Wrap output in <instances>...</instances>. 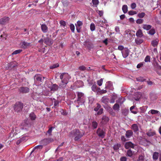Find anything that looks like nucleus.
I'll use <instances>...</instances> for the list:
<instances>
[{"mask_svg":"<svg viewBox=\"0 0 161 161\" xmlns=\"http://www.w3.org/2000/svg\"><path fill=\"white\" fill-rule=\"evenodd\" d=\"M102 122L103 123H106L109 120V118L105 115H104L102 118Z\"/></svg>","mask_w":161,"mask_h":161,"instance_id":"obj_28","label":"nucleus"},{"mask_svg":"<svg viewBox=\"0 0 161 161\" xmlns=\"http://www.w3.org/2000/svg\"><path fill=\"white\" fill-rule=\"evenodd\" d=\"M70 29L72 32H74L75 29V27L74 25L73 24H71L70 25Z\"/></svg>","mask_w":161,"mask_h":161,"instance_id":"obj_51","label":"nucleus"},{"mask_svg":"<svg viewBox=\"0 0 161 161\" xmlns=\"http://www.w3.org/2000/svg\"><path fill=\"white\" fill-rule=\"evenodd\" d=\"M30 126V125L28 123V121L27 120L25 121L23 124L22 129L27 130Z\"/></svg>","mask_w":161,"mask_h":161,"instance_id":"obj_17","label":"nucleus"},{"mask_svg":"<svg viewBox=\"0 0 161 161\" xmlns=\"http://www.w3.org/2000/svg\"><path fill=\"white\" fill-rule=\"evenodd\" d=\"M144 159V156L143 155H141L139 157L137 161H143Z\"/></svg>","mask_w":161,"mask_h":161,"instance_id":"obj_59","label":"nucleus"},{"mask_svg":"<svg viewBox=\"0 0 161 161\" xmlns=\"http://www.w3.org/2000/svg\"><path fill=\"white\" fill-rule=\"evenodd\" d=\"M22 30L23 31V32L21 33V34L25 35V37H27L29 35L28 31L26 28H24Z\"/></svg>","mask_w":161,"mask_h":161,"instance_id":"obj_30","label":"nucleus"},{"mask_svg":"<svg viewBox=\"0 0 161 161\" xmlns=\"http://www.w3.org/2000/svg\"><path fill=\"white\" fill-rule=\"evenodd\" d=\"M90 29L92 31H93L95 29V25L94 24L92 23L90 26Z\"/></svg>","mask_w":161,"mask_h":161,"instance_id":"obj_52","label":"nucleus"},{"mask_svg":"<svg viewBox=\"0 0 161 161\" xmlns=\"http://www.w3.org/2000/svg\"><path fill=\"white\" fill-rule=\"evenodd\" d=\"M134 108H135L134 106H132L130 108V110L131 113H133L134 114H136L137 113V112L136 111H134L132 110L133 109H134Z\"/></svg>","mask_w":161,"mask_h":161,"instance_id":"obj_58","label":"nucleus"},{"mask_svg":"<svg viewBox=\"0 0 161 161\" xmlns=\"http://www.w3.org/2000/svg\"><path fill=\"white\" fill-rule=\"evenodd\" d=\"M59 66V64L58 63L53 64L52 65L50 66V68L51 69H53L57 68Z\"/></svg>","mask_w":161,"mask_h":161,"instance_id":"obj_49","label":"nucleus"},{"mask_svg":"<svg viewBox=\"0 0 161 161\" xmlns=\"http://www.w3.org/2000/svg\"><path fill=\"white\" fill-rule=\"evenodd\" d=\"M142 97V94L141 92H136L135 93L134 99L136 101H138Z\"/></svg>","mask_w":161,"mask_h":161,"instance_id":"obj_18","label":"nucleus"},{"mask_svg":"<svg viewBox=\"0 0 161 161\" xmlns=\"http://www.w3.org/2000/svg\"><path fill=\"white\" fill-rule=\"evenodd\" d=\"M54 107L55 108H56L59 106V101L58 100H56L54 99Z\"/></svg>","mask_w":161,"mask_h":161,"instance_id":"obj_37","label":"nucleus"},{"mask_svg":"<svg viewBox=\"0 0 161 161\" xmlns=\"http://www.w3.org/2000/svg\"><path fill=\"white\" fill-rule=\"evenodd\" d=\"M20 92L23 93H26L29 92V88L26 87H21L19 89Z\"/></svg>","mask_w":161,"mask_h":161,"instance_id":"obj_9","label":"nucleus"},{"mask_svg":"<svg viewBox=\"0 0 161 161\" xmlns=\"http://www.w3.org/2000/svg\"><path fill=\"white\" fill-rule=\"evenodd\" d=\"M22 50L21 49H19L15 50L12 53V55H13L19 54L22 52Z\"/></svg>","mask_w":161,"mask_h":161,"instance_id":"obj_45","label":"nucleus"},{"mask_svg":"<svg viewBox=\"0 0 161 161\" xmlns=\"http://www.w3.org/2000/svg\"><path fill=\"white\" fill-rule=\"evenodd\" d=\"M131 128L134 130V132H137L139 130L138 126L137 124H133L131 126Z\"/></svg>","mask_w":161,"mask_h":161,"instance_id":"obj_19","label":"nucleus"},{"mask_svg":"<svg viewBox=\"0 0 161 161\" xmlns=\"http://www.w3.org/2000/svg\"><path fill=\"white\" fill-rule=\"evenodd\" d=\"M98 124L96 121H93L92 123V126L93 129H96L97 126Z\"/></svg>","mask_w":161,"mask_h":161,"instance_id":"obj_43","label":"nucleus"},{"mask_svg":"<svg viewBox=\"0 0 161 161\" xmlns=\"http://www.w3.org/2000/svg\"><path fill=\"white\" fill-rule=\"evenodd\" d=\"M18 128L16 127L14 129L12 130L10 134V136L12 135L14 136V135H16L18 133H19L20 131L18 130Z\"/></svg>","mask_w":161,"mask_h":161,"instance_id":"obj_13","label":"nucleus"},{"mask_svg":"<svg viewBox=\"0 0 161 161\" xmlns=\"http://www.w3.org/2000/svg\"><path fill=\"white\" fill-rule=\"evenodd\" d=\"M96 133L98 136L102 138H103L104 137L106 134L105 132L100 128H98L97 129Z\"/></svg>","mask_w":161,"mask_h":161,"instance_id":"obj_5","label":"nucleus"},{"mask_svg":"<svg viewBox=\"0 0 161 161\" xmlns=\"http://www.w3.org/2000/svg\"><path fill=\"white\" fill-rule=\"evenodd\" d=\"M31 43L23 41L20 43L19 45L20 47L24 49H26L28 47L30 46Z\"/></svg>","mask_w":161,"mask_h":161,"instance_id":"obj_6","label":"nucleus"},{"mask_svg":"<svg viewBox=\"0 0 161 161\" xmlns=\"http://www.w3.org/2000/svg\"><path fill=\"white\" fill-rule=\"evenodd\" d=\"M41 29L43 33H46L48 30V27L45 24H42L41 26Z\"/></svg>","mask_w":161,"mask_h":161,"instance_id":"obj_22","label":"nucleus"},{"mask_svg":"<svg viewBox=\"0 0 161 161\" xmlns=\"http://www.w3.org/2000/svg\"><path fill=\"white\" fill-rule=\"evenodd\" d=\"M142 27L144 30L148 31L151 29L152 26L149 25L143 24Z\"/></svg>","mask_w":161,"mask_h":161,"instance_id":"obj_24","label":"nucleus"},{"mask_svg":"<svg viewBox=\"0 0 161 161\" xmlns=\"http://www.w3.org/2000/svg\"><path fill=\"white\" fill-rule=\"evenodd\" d=\"M144 61L146 62H150V61H151L150 57L149 55L147 56L144 59Z\"/></svg>","mask_w":161,"mask_h":161,"instance_id":"obj_46","label":"nucleus"},{"mask_svg":"<svg viewBox=\"0 0 161 161\" xmlns=\"http://www.w3.org/2000/svg\"><path fill=\"white\" fill-rule=\"evenodd\" d=\"M124 102V100H123V98H120L117 101V102L118 103H119L120 105L122 104Z\"/></svg>","mask_w":161,"mask_h":161,"instance_id":"obj_56","label":"nucleus"},{"mask_svg":"<svg viewBox=\"0 0 161 161\" xmlns=\"http://www.w3.org/2000/svg\"><path fill=\"white\" fill-rule=\"evenodd\" d=\"M159 155L158 153L157 152H154L153 155V160H156L158 159Z\"/></svg>","mask_w":161,"mask_h":161,"instance_id":"obj_29","label":"nucleus"},{"mask_svg":"<svg viewBox=\"0 0 161 161\" xmlns=\"http://www.w3.org/2000/svg\"><path fill=\"white\" fill-rule=\"evenodd\" d=\"M125 149H128L130 148H134V144L132 143L131 142H126L125 145Z\"/></svg>","mask_w":161,"mask_h":161,"instance_id":"obj_10","label":"nucleus"},{"mask_svg":"<svg viewBox=\"0 0 161 161\" xmlns=\"http://www.w3.org/2000/svg\"><path fill=\"white\" fill-rule=\"evenodd\" d=\"M121 53L123 57L124 58H126L129 55V50L127 48H125Z\"/></svg>","mask_w":161,"mask_h":161,"instance_id":"obj_11","label":"nucleus"},{"mask_svg":"<svg viewBox=\"0 0 161 161\" xmlns=\"http://www.w3.org/2000/svg\"><path fill=\"white\" fill-rule=\"evenodd\" d=\"M59 23L61 26H63V27H65L66 25V22L64 20H61L59 22Z\"/></svg>","mask_w":161,"mask_h":161,"instance_id":"obj_47","label":"nucleus"},{"mask_svg":"<svg viewBox=\"0 0 161 161\" xmlns=\"http://www.w3.org/2000/svg\"><path fill=\"white\" fill-rule=\"evenodd\" d=\"M146 134L149 136H152L155 134V133L154 131H149L146 133Z\"/></svg>","mask_w":161,"mask_h":161,"instance_id":"obj_36","label":"nucleus"},{"mask_svg":"<svg viewBox=\"0 0 161 161\" xmlns=\"http://www.w3.org/2000/svg\"><path fill=\"white\" fill-rule=\"evenodd\" d=\"M79 69L81 71H84L86 69V68L84 65L80 66L79 67Z\"/></svg>","mask_w":161,"mask_h":161,"instance_id":"obj_54","label":"nucleus"},{"mask_svg":"<svg viewBox=\"0 0 161 161\" xmlns=\"http://www.w3.org/2000/svg\"><path fill=\"white\" fill-rule=\"evenodd\" d=\"M159 40L156 39L153 40L151 42L152 45L154 47H157L159 42Z\"/></svg>","mask_w":161,"mask_h":161,"instance_id":"obj_16","label":"nucleus"},{"mask_svg":"<svg viewBox=\"0 0 161 161\" xmlns=\"http://www.w3.org/2000/svg\"><path fill=\"white\" fill-rule=\"evenodd\" d=\"M85 133L84 132H81L78 129H75L69 132V136L70 137H75L74 140L77 141L82 137Z\"/></svg>","mask_w":161,"mask_h":161,"instance_id":"obj_1","label":"nucleus"},{"mask_svg":"<svg viewBox=\"0 0 161 161\" xmlns=\"http://www.w3.org/2000/svg\"><path fill=\"white\" fill-rule=\"evenodd\" d=\"M145 15V14L144 12H142L141 13H139L138 14V16L140 18H143L144 17Z\"/></svg>","mask_w":161,"mask_h":161,"instance_id":"obj_53","label":"nucleus"},{"mask_svg":"<svg viewBox=\"0 0 161 161\" xmlns=\"http://www.w3.org/2000/svg\"><path fill=\"white\" fill-rule=\"evenodd\" d=\"M34 79L35 81H41L42 76L39 75H36L34 77Z\"/></svg>","mask_w":161,"mask_h":161,"instance_id":"obj_23","label":"nucleus"},{"mask_svg":"<svg viewBox=\"0 0 161 161\" xmlns=\"http://www.w3.org/2000/svg\"><path fill=\"white\" fill-rule=\"evenodd\" d=\"M29 117L31 120H34L36 119V117L34 112H31L29 115Z\"/></svg>","mask_w":161,"mask_h":161,"instance_id":"obj_27","label":"nucleus"},{"mask_svg":"<svg viewBox=\"0 0 161 161\" xmlns=\"http://www.w3.org/2000/svg\"><path fill=\"white\" fill-rule=\"evenodd\" d=\"M85 45L87 47V48L90 50L92 48H93V45L91 43H88L87 41H86L84 42Z\"/></svg>","mask_w":161,"mask_h":161,"instance_id":"obj_26","label":"nucleus"},{"mask_svg":"<svg viewBox=\"0 0 161 161\" xmlns=\"http://www.w3.org/2000/svg\"><path fill=\"white\" fill-rule=\"evenodd\" d=\"M107 23L106 20H104V21L103 20H100L98 23V25L102 27H103L104 26V24Z\"/></svg>","mask_w":161,"mask_h":161,"instance_id":"obj_33","label":"nucleus"},{"mask_svg":"<svg viewBox=\"0 0 161 161\" xmlns=\"http://www.w3.org/2000/svg\"><path fill=\"white\" fill-rule=\"evenodd\" d=\"M108 99L107 98L106 96H103L101 99V101L103 103H108Z\"/></svg>","mask_w":161,"mask_h":161,"instance_id":"obj_38","label":"nucleus"},{"mask_svg":"<svg viewBox=\"0 0 161 161\" xmlns=\"http://www.w3.org/2000/svg\"><path fill=\"white\" fill-rule=\"evenodd\" d=\"M92 3L93 5H97L98 4L99 1L98 0H92Z\"/></svg>","mask_w":161,"mask_h":161,"instance_id":"obj_62","label":"nucleus"},{"mask_svg":"<svg viewBox=\"0 0 161 161\" xmlns=\"http://www.w3.org/2000/svg\"><path fill=\"white\" fill-rule=\"evenodd\" d=\"M150 112L152 114H158L159 112L158 110L154 109H151L149 112L148 113L149 114Z\"/></svg>","mask_w":161,"mask_h":161,"instance_id":"obj_42","label":"nucleus"},{"mask_svg":"<svg viewBox=\"0 0 161 161\" xmlns=\"http://www.w3.org/2000/svg\"><path fill=\"white\" fill-rule=\"evenodd\" d=\"M107 91L106 90H99V91L98 92V93L100 94H104L107 92Z\"/></svg>","mask_w":161,"mask_h":161,"instance_id":"obj_61","label":"nucleus"},{"mask_svg":"<svg viewBox=\"0 0 161 161\" xmlns=\"http://www.w3.org/2000/svg\"><path fill=\"white\" fill-rule=\"evenodd\" d=\"M113 109L114 110L119 111V106L118 103H115L113 107Z\"/></svg>","mask_w":161,"mask_h":161,"instance_id":"obj_34","label":"nucleus"},{"mask_svg":"<svg viewBox=\"0 0 161 161\" xmlns=\"http://www.w3.org/2000/svg\"><path fill=\"white\" fill-rule=\"evenodd\" d=\"M156 33L155 30L154 28H151L149 30L148 34L151 35H154Z\"/></svg>","mask_w":161,"mask_h":161,"instance_id":"obj_35","label":"nucleus"},{"mask_svg":"<svg viewBox=\"0 0 161 161\" xmlns=\"http://www.w3.org/2000/svg\"><path fill=\"white\" fill-rule=\"evenodd\" d=\"M23 108V103L19 102H16L14 106V109L17 112H19L21 111Z\"/></svg>","mask_w":161,"mask_h":161,"instance_id":"obj_3","label":"nucleus"},{"mask_svg":"<svg viewBox=\"0 0 161 161\" xmlns=\"http://www.w3.org/2000/svg\"><path fill=\"white\" fill-rule=\"evenodd\" d=\"M103 82V79H101L97 81V84L99 86H100L102 85Z\"/></svg>","mask_w":161,"mask_h":161,"instance_id":"obj_57","label":"nucleus"},{"mask_svg":"<svg viewBox=\"0 0 161 161\" xmlns=\"http://www.w3.org/2000/svg\"><path fill=\"white\" fill-rule=\"evenodd\" d=\"M128 113V110L126 109H124L122 110V114L125 116L127 115Z\"/></svg>","mask_w":161,"mask_h":161,"instance_id":"obj_48","label":"nucleus"},{"mask_svg":"<svg viewBox=\"0 0 161 161\" xmlns=\"http://www.w3.org/2000/svg\"><path fill=\"white\" fill-rule=\"evenodd\" d=\"M58 88V85L56 84H53L52 86L50 87V89L51 91L55 92L57 90Z\"/></svg>","mask_w":161,"mask_h":161,"instance_id":"obj_21","label":"nucleus"},{"mask_svg":"<svg viewBox=\"0 0 161 161\" xmlns=\"http://www.w3.org/2000/svg\"><path fill=\"white\" fill-rule=\"evenodd\" d=\"M76 27H79L83 25V23L82 21H78L76 24H75Z\"/></svg>","mask_w":161,"mask_h":161,"instance_id":"obj_44","label":"nucleus"},{"mask_svg":"<svg viewBox=\"0 0 161 161\" xmlns=\"http://www.w3.org/2000/svg\"><path fill=\"white\" fill-rule=\"evenodd\" d=\"M136 14V11H130L128 12V14L129 15H132Z\"/></svg>","mask_w":161,"mask_h":161,"instance_id":"obj_60","label":"nucleus"},{"mask_svg":"<svg viewBox=\"0 0 161 161\" xmlns=\"http://www.w3.org/2000/svg\"><path fill=\"white\" fill-rule=\"evenodd\" d=\"M43 147V146L42 145H38L36 146L33 148V149L32 150V151L31 152V154L34 151H37V150H36L37 149H42Z\"/></svg>","mask_w":161,"mask_h":161,"instance_id":"obj_32","label":"nucleus"},{"mask_svg":"<svg viewBox=\"0 0 161 161\" xmlns=\"http://www.w3.org/2000/svg\"><path fill=\"white\" fill-rule=\"evenodd\" d=\"M78 99L77 102L80 101L82 103L84 102V94L81 92H77Z\"/></svg>","mask_w":161,"mask_h":161,"instance_id":"obj_7","label":"nucleus"},{"mask_svg":"<svg viewBox=\"0 0 161 161\" xmlns=\"http://www.w3.org/2000/svg\"><path fill=\"white\" fill-rule=\"evenodd\" d=\"M143 21L144 20L143 19H139L136 20V22L137 24H142L143 23Z\"/></svg>","mask_w":161,"mask_h":161,"instance_id":"obj_50","label":"nucleus"},{"mask_svg":"<svg viewBox=\"0 0 161 161\" xmlns=\"http://www.w3.org/2000/svg\"><path fill=\"white\" fill-rule=\"evenodd\" d=\"M53 128V127H51L48 130L47 133L49 134V135H51V133L52 131V129Z\"/></svg>","mask_w":161,"mask_h":161,"instance_id":"obj_63","label":"nucleus"},{"mask_svg":"<svg viewBox=\"0 0 161 161\" xmlns=\"http://www.w3.org/2000/svg\"><path fill=\"white\" fill-rule=\"evenodd\" d=\"M91 89L94 92L97 93H98L99 91V90L101 89L100 88L97 87L96 84H94L92 85L91 87Z\"/></svg>","mask_w":161,"mask_h":161,"instance_id":"obj_12","label":"nucleus"},{"mask_svg":"<svg viewBox=\"0 0 161 161\" xmlns=\"http://www.w3.org/2000/svg\"><path fill=\"white\" fill-rule=\"evenodd\" d=\"M133 155V152L130 149H129L127 151V155L128 156L131 157Z\"/></svg>","mask_w":161,"mask_h":161,"instance_id":"obj_39","label":"nucleus"},{"mask_svg":"<svg viewBox=\"0 0 161 161\" xmlns=\"http://www.w3.org/2000/svg\"><path fill=\"white\" fill-rule=\"evenodd\" d=\"M8 17H4L0 19V24L4 25L7 23L9 20Z\"/></svg>","mask_w":161,"mask_h":161,"instance_id":"obj_8","label":"nucleus"},{"mask_svg":"<svg viewBox=\"0 0 161 161\" xmlns=\"http://www.w3.org/2000/svg\"><path fill=\"white\" fill-rule=\"evenodd\" d=\"M136 35L138 37H142L143 36L142 31L141 29H139L136 33Z\"/></svg>","mask_w":161,"mask_h":161,"instance_id":"obj_25","label":"nucleus"},{"mask_svg":"<svg viewBox=\"0 0 161 161\" xmlns=\"http://www.w3.org/2000/svg\"><path fill=\"white\" fill-rule=\"evenodd\" d=\"M135 43L137 45H140L143 42V40L142 39L137 38L135 39Z\"/></svg>","mask_w":161,"mask_h":161,"instance_id":"obj_31","label":"nucleus"},{"mask_svg":"<svg viewBox=\"0 0 161 161\" xmlns=\"http://www.w3.org/2000/svg\"><path fill=\"white\" fill-rule=\"evenodd\" d=\"M123 12L124 13H126L128 11V7L127 5H124L122 8Z\"/></svg>","mask_w":161,"mask_h":161,"instance_id":"obj_41","label":"nucleus"},{"mask_svg":"<svg viewBox=\"0 0 161 161\" xmlns=\"http://www.w3.org/2000/svg\"><path fill=\"white\" fill-rule=\"evenodd\" d=\"M153 65L154 67V70L159 75H161V71H160L159 69L161 67L155 59L153 62Z\"/></svg>","mask_w":161,"mask_h":161,"instance_id":"obj_4","label":"nucleus"},{"mask_svg":"<svg viewBox=\"0 0 161 161\" xmlns=\"http://www.w3.org/2000/svg\"><path fill=\"white\" fill-rule=\"evenodd\" d=\"M125 48H124V47L123 46L121 45L119 46L118 47V49L119 50L122 51H123Z\"/></svg>","mask_w":161,"mask_h":161,"instance_id":"obj_64","label":"nucleus"},{"mask_svg":"<svg viewBox=\"0 0 161 161\" xmlns=\"http://www.w3.org/2000/svg\"><path fill=\"white\" fill-rule=\"evenodd\" d=\"M97 106L96 107H95L94 109V110L96 111H98L99 109L101 107V105L98 103H97Z\"/></svg>","mask_w":161,"mask_h":161,"instance_id":"obj_55","label":"nucleus"},{"mask_svg":"<svg viewBox=\"0 0 161 161\" xmlns=\"http://www.w3.org/2000/svg\"><path fill=\"white\" fill-rule=\"evenodd\" d=\"M16 66L15 62H11L8 65L9 68L11 69L15 67Z\"/></svg>","mask_w":161,"mask_h":161,"instance_id":"obj_40","label":"nucleus"},{"mask_svg":"<svg viewBox=\"0 0 161 161\" xmlns=\"http://www.w3.org/2000/svg\"><path fill=\"white\" fill-rule=\"evenodd\" d=\"M133 134L132 131L131 130H129L126 131L125 135L127 138H129L133 136Z\"/></svg>","mask_w":161,"mask_h":161,"instance_id":"obj_14","label":"nucleus"},{"mask_svg":"<svg viewBox=\"0 0 161 161\" xmlns=\"http://www.w3.org/2000/svg\"><path fill=\"white\" fill-rule=\"evenodd\" d=\"M44 42L45 44L48 45H52L53 44V43L51 41V39L48 37L44 38Z\"/></svg>","mask_w":161,"mask_h":161,"instance_id":"obj_15","label":"nucleus"},{"mask_svg":"<svg viewBox=\"0 0 161 161\" xmlns=\"http://www.w3.org/2000/svg\"><path fill=\"white\" fill-rule=\"evenodd\" d=\"M121 145L120 143H116L114 145L113 148V149L115 152H117L119 149V148L120 147Z\"/></svg>","mask_w":161,"mask_h":161,"instance_id":"obj_20","label":"nucleus"},{"mask_svg":"<svg viewBox=\"0 0 161 161\" xmlns=\"http://www.w3.org/2000/svg\"><path fill=\"white\" fill-rule=\"evenodd\" d=\"M62 82L64 84L66 85L69 79V76L68 73H63L61 74L60 76Z\"/></svg>","mask_w":161,"mask_h":161,"instance_id":"obj_2","label":"nucleus"}]
</instances>
